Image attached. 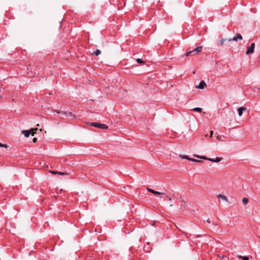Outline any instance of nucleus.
<instances>
[{"label": "nucleus", "mask_w": 260, "mask_h": 260, "mask_svg": "<svg viewBox=\"0 0 260 260\" xmlns=\"http://www.w3.org/2000/svg\"><path fill=\"white\" fill-rule=\"evenodd\" d=\"M194 156L197 158H201L204 160H208L211 162H219L221 161V158L219 157H216L215 158H208L204 156H199L197 155H194Z\"/></svg>", "instance_id": "nucleus-1"}, {"label": "nucleus", "mask_w": 260, "mask_h": 260, "mask_svg": "<svg viewBox=\"0 0 260 260\" xmlns=\"http://www.w3.org/2000/svg\"><path fill=\"white\" fill-rule=\"evenodd\" d=\"M90 125L94 127H98L101 129H106L108 128V126L106 124L98 122H91Z\"/></svg>", "instance_id": "nucleus-2"}, {"label": "nucleus", "mask_w": 260, "mask_h": 260, "mask_svg": "<svg viewBox=\"0 0 260 260\" xmlns=\"http://www.w3.org/2000/svg\"><path fill=\"white\" fill-rule=\"evenodd\" d=\"M254 48H255V43H252L251 44V45H250V47H247V50L246 51V55H249V54H252L254 52Z\"/></svg>", "instance_id": "nucleus-3"}, {"label": "nucleus", "mask_w": 260, "mask_h": 260, "mask_svg": "<svg viewBox=\"0 0 260 260\" xmlns=\"http://www.w3.org/2000/svg\"><path fill=\"white\" fill-rule=\"evenodd\" d=\"M202 46H199L198 47H197L196 48H195L194 49H193V50L192 51H188L187 53H186V56H188L190 54L192 53H194L196 54H198L199 53L202 49Z\"/></svg>", "instance_id": "nucleus-4"}, {"label": "nucleus", "mask_w": 260, "mask_h": 260, "mask_svg": "<svg viewBox=\"0 0 260 260\" xmlns=\"http://www.w3.org/2000/svg\"><path fill=\"white\" fill-rule=\"evenodd\" d=\"M242 40V36L239 33H238L232 39H228L229 42H231L232 41L237 42L238 40Z\"/></svg>", "instance_id": "nucleus-5"}, {"label": "nucleus", "mask_w": 260, "mask_h": 260, "mask_svg": "<svg viewBox=\"0 0 260 260\" xmlns=\"http://www.w3.org/2000/svg\"><path fill=\"white\" fill-rule=\"evenodd\" d=\"M37 128L32 129L31 130H23L22 131V133L24 135L25 137H28L30 134L31 133V131L34 130H37Z\"/></svg>", "instance_id": "nucleus-6"}, {"label": "nucleus", "mask_w": 260, "mask_h": 260, "mask_svg": "<svg viewBox=\"0 0 260 260\" xmlns=\"http://www.w3.org/2000/svg\"><path fill=\"white\" fill-rule=\"evenodd\" d=\"M206 86V83L204 81L202 80L201 81L199 85L197 86L196 87L197 88H199V89H203L205 88V87Z\"/></svg>", "instance_id": "nucleus-7"}, {"label": "nucleus", "mask_w": 260, "mask_h": 260, "mask_svg": "<svg viewBox=\"0 0 260 260\" xmlns=\"http://www.w3.org/2000/svg\"><path fill=\"white\" fill-rule=\"evenodd\" d=\"M246 110V108L244 107H240L238 109V115L239 116H241L243 114V112Z\"/></svg>", "instance_id": "nucleus-8"}, {"label": "nucleus", "mask_w": 260, "mask_h": 260, "mask_svg": "<svg viewBox=\"0 0 260 260\" xmlns=\"http://www.w3.org/2000/svg\"><path fill=\"white\" fill-rule=\"evenodd\" d=\"M217 198L222 199L223 201H225L226 202H228V201H229L228 199L227 198V197L221 194H218L217 195Z\"/></svg>", "instance_id": "nucleus-9"}, {"label": "nucleus", "mask_w": 260, "mask_h": 260, "mask_svg": "<svg viewBox=\"0 0 260 260\" xmlns=\"http://www.w3.org/2000/svg\"><path fill=\"white\" fill-rule=\"evenodd\" d=\"M147 190L148 191H149V192H150L152 193H153V194H155V195H160V192H159V191H155V190H153V189H151V188H150L147 187Z\"/></svg>", "instance_id": "nucleus-10"}, {"label": "nucleus", "mask_w": 260, "mask_h": 260, "mask_svg": "<svg viewBox=\"0 0 260 260\" xmlns=\"http://www.w3.org/2000/svg\"><path fill=\"white\" fill-rule=\"evenodd\" d=\"M248 201H249V200L248 198H244L243 199H242V203H243V204L244 205H246L248 203Z\"/></svg>", "instance_id": "nucleus-11"}, {"label": "nucleus", "mask_w": 260, "mask_h": 260, "mask_svg": "<svg viewBox=\"0 0 260 260\" xmlns=\"http://www.w3.org/2000/svg\"><path fill=\"white\" fill-rule=\"evenodd\" d=\"M57 113L58 114H60L63 116H67V115H68V112H66V111H58Z\"/></svg>", "instance_id": "nucleus-12"}, {"label": "nucleus", "mask_w": 260, "mask_h": 260, "mask_svg": "<svg viewBox=\"0 0 260 260\" xmlns=\"http://www.w3.org/2000/svg\"><path fill=\"white\" fill-rule=\"evenodd\" d=\"M193 110L198 112H201L202 111V109L199 107H196L193 109Z\"/></svg>", "instance_id": "nucleus-13"}, {"label": "nucleus", "mask_w": 260, "mask_h": 260, "mask_svg": "<svg viewBox=\"0 0 260 260\" xmlns=\"http://www.w3.org/2000/svg\"><path fill=\"white\" fill-rule=\"evenodd\" d=\"M180 156L182 158H183V159H186L187 160H190V157H189L188 155H180Z\"/></svg>", "instance_id": "nucleus-14"}, {"label": "nucleus", "mask_w": 260, "mask_h": 260, "mask_svg": "<svg viewBox=\"0 0 260 260\" xmlns=\"http://www.w3.org/2000/svg\"><path fill=\"white\" fill-rule=\"evenodd\" d=\"M101 52L100 50L96 49L95 51H94L93 54H94L96 56H98L101 54Z\"/></svg>", "instance_id": "nucleus-15"}, {"label": "nucleus", "mask_w": 260, "mask_h": 260, "mask_svg": "<svg viewBox=\"0 0 260 260\" xmlns=\"http://www.w3.org/2000/svg\"><path fill=\"white\" fill-rule=\"evenodd\" d=\"M136 61L138 63L142 64L144 63V62L140 58H137Z\"/></svg>", "instance_id": "nucleus-16"}, {"label": "nucleus", "mask_w": 260, "mask_h": 260, "mask_svg": "<svg viewBox=\"0 0 260 260\" xmlns=\"http://www.w3.org/2000/svg\"><path fill=\"white\" fill-rule=\"evenodd\" d=\"M239 257L242 258L243 260H249V258L246 256H239Z\"/></svg>", "instance_id": "nucleus-17"}, {"label": "nucleus", "mask_w": 260, "mask_h": 260, "mask_svg": "<svg viewBox=\"0 0 260 260\" xmlns=\"http://www.w3.org/2000/svg\"><path fill=\"white\" fill-rule=\"evenodd\" d=\"M189 160L193 161V162H202L201 160L196 159H193V158H190Z\"/></svg>", "instance_id": "nucleus-18"}, {"label": "nucleus", "mask_w": 260, "mask_h": 260, "mask_svg": "<svg viewBox=\"0 0 260 260\" xmlns=\"http://www.w3.org/2000/svg\"><path fill=\"white\" fill-rule=\"evenodd\" d=\"M225 41V39H221L219 40V43L221 45H223Z\"/></svg>", "instance_id": "nucleus-19"}, {"label": "nucleus", "mask_w": 260, "mask_h": 260, "mask_svg": "<svg viewBox=\"0 0 260 260\" xmlns=\"http://www.w3.org/2000/svg\"><path fill=\"white\" fill-rule=\"evenodd\" d=\"M0 147H5V148H8V146L6 144H3L0 143Z\"/></svg>", "instance_id": "nucleus-20"}, {"label": "nucleus", "mask_w": 260, "mask_h": 260, "mask_svg": "<svg viewBox=\"0 0 260 260\" xmlns=\"http://www.w3.org/2000/svg\"><path fill=\"white\" fill-rule=\"evenodd\" d=\"M57 174H59V175H65V174H67V173H64V172H57Z\"/></svg>", "instance_id": "nucleus-21"}, {"label": "nucleus", "mask_w": 260, "mask_h": 260, "mask_svg": "<svg viewBox=\"0 0 260 260\" xmlns=\"http://www.w3.org/2000/svg\"><path fill=\"white\" fill-rule=\"evenodd\" d=\"M50 172L53 174H57L58 172L54 171H50Z\"/></svg>", "instance_id": "nucleus-22"}, {"label": "nucleus", "mask_w": 260, "mask_h": 260, "mask_svg": "<svg viewBox=\"0 0 260 260\" xmlns=\"http://www.w3.org/2000/svg\"><path fill=\"white\" fill-rule=\"evenodd\" d=\"M37 139L36 138H34L33 140H32V141L34 143H36L37 142Z\"/></svg>", "instance_id": "nucleus-23"}, {"label": "nucleus", "mask_w": 260, "mask_h": 260, "mask_svg": "<svg viewBox=\"0 0 260 260\" xmlns=\"http://www.w3.org/2000/svg\"><path fill=\"white\" fill-rule=\"evenodd\" d=\"M166 197L169 198V200L170 201H171V200H172L171 197H169V196H166Z\"/></svg>", "instance_id": "nucleus-24"}, {"label": "nucleus", "mask_w": 260, "mask_h": 260, "mask_svg": "<svg viewBox=\"0 0 260 260\" xmlns=\"http://www.w3.org/2000/svg\"><path fill=\"white\" fill-rule=\"evenodd\" d=\"M210 137H211L213 135V131H211L210 132Z\"/></svg>", "instance_id": "nucleus-25"}, {"label": "nucleus", "mask_w": 260, "mask_h": 260, "mask_svg": "<svg viewBox=\"0 0 260 260\" xmlns=\"http://www.w3.org/2000/svg\"><path fill=\"white\" fill-rule=\"evenodd\" d=\"M160 195H165V193L162 192H160Z\"/></svg>", "instance_id": "nucleus-26"}, {"label": "nucleus", "mask_w": 260, "mask_h": 260, "mask_svg": "<svg viewBox=\"0 0 260 260\" xmlns=\"http://www.w3.org/2000/svg\"><path fill=\"white\" fill-rule=\"evenodd\" d=\"M206 221H207L208 223H210V222H211V221H210V220L209 219H207V220H206Z\"/></svg>", "instance_id": "nucleus-27"}, {"label": "nucleus", "mask_w": 260, "mask_h": 260, "mask_svg": "<svg viewBox=\"0 0 260 260\" xmlns=\"http://www.w3.org/2000/svg\"><path fill=\"white\" fill-rule=\"evenodd\" d=\"M69 115H70V116H73V115H72V113H71V112H69Z\"/></svg>", "instance_id": "nucleus-28"}, {"label": "nucleus", "mask_w": 260, "mask_h": 260, "mask_svg": "<svg viewBox=\"0 0 260 260\" xmlns=\"http://www.w3.org/2000/svg\"><path fill=\"white\" fill-rule=\"evenodd\" d=\"M31 135H32V136H34V133H31Z\"/></svg>", "instance_id": "nucleus-29"}]
</instances>
